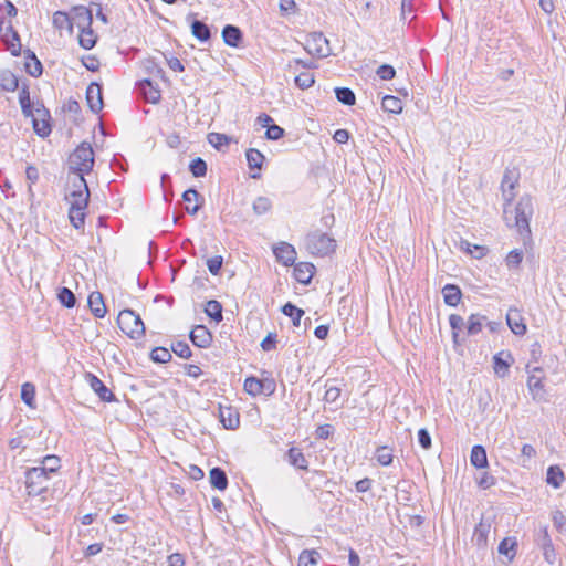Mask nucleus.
Segmentation results:
<instances>
[{"label":"nucleus","mask_w":566,"mask_h":566,"mask_svg":"<svg viewBox=\"0 0 566 566\" xmlns=\"http://www.w3.org/2000/svg\"><path fill=\"white\" fill-rule=\"evenodd\" d=\"M94 165V151L88 143H82L69 158L70 172L87 174Z\"/></svg>","instance_id":"nucleus-1"},{"label":"nucleus","mask_w":566,"mask_h":566,"mask_svg":"<svg viewBox=\"0 0 566 566\" xmlns=\"http://www.w3.org/2000/svg\"><path fill=\"white\" fill-rule=\"evenodd\" d=\"M534 214L533 199L530 195L522 196L514 208V226L521 235H530V221Z\"/></svg>","instance_id":"nucleus-2"},{"label":"nucleus","mask_w":566,"mask_h":566,"mask_svg":"<svg viewBox=\"0 0 566 566\" xmlns=\"http://www.w3.org/2000/svg\"><path fill=\"white\" fill-rule=\"evenodd\" d=\"M90 192L67 193L66 200L70 205L69 219L75 229L84 226Z\"/></svg>","instance_id":"nucleus-3"},{"label":"nucleus","mask_w":566,"mask_h":566,"mask_svg":"<svg viewBox=\"0 0 566 566\" xmlns=\"http://www.w3.org/2000/svg\"><path fill=\"white\" fill-rule=\"evenodd\" d=\"M306 249L312 253L316 255H327L332 252H334L336 248L335 240L327 235L326 233L322 232H313L310 233L306 237Z\"/></svg>","instance_id":"nucleus-4"},{"label":"nucleus","mask_w":566,"mask_h":566,"mask_svg":"<svg viewBox=\"0 0 566 566\" xmlns=\"http://www.w3.org/2000/svg\"><path fill=\"white\" fill-rule=\"evenodd\" d=\"M117 324L119 328L132 338L143 335L145 332L142 318L132 310L122 311L118 314Z\"/></svg>","instance_id":"nucleus-5"},{"label":"nucleus","mask_w":566,"mask_h":566,"mask_svg":"<svg viewBox=\"0 0 566 566\" xmlns=\"http://www.w3.org/2000/svg\"><path fill=\"white\" fill-rule=\"evenodd\" d=\"M50 476L44 469L31 468L25 474V488L29 494L38 495L48 489Z\"/></svg>","instance_id":"nucleus-6"},{"label":"nucleus","mask_w":566,"mask_h":566,"mask_svg":"<svg viewBox=\"0 0 566 566\" xmlns=\"http://www.w3.org/2000/svg\"><path fill=\"white\" fill-rule=\"evenodd\" d=\"M304 49L313 56L327 57L331 55L328 40L321 32H313L305 38Z\"/></svg>","instance_id":"nucleus-7"},{"label":"nucleus","mask_w":566,"mask_h":566,"mask_svg":"<svg viewBox=\"0 0 566 566\" xmlns=\"http://www.w3.org/2000/svg\"><path fill=\"white\" fill-rule=\"evenodd\" d=\"M518 172L506 169L502 181H501V190L502 197L504 200V213L507 214L506 206L511 205L515 197V186L518 182Z\"/></svg>","instance_id":"nucleus-8"},{"label":"nucleus","mask_w":566,"mask_h":566,"mask_svg":"<svg viewBox=\"0 0 566 566\" xmlns=\"http://www.w3.org/2000/svg\"><path fill=\"white\" fill-rule=\"evenodd\" d=\"M273 253L276 260L285 266L293 265L296 260V251L294 247L286 242H280L274 245Z\"/></svg>","instance_id":"nucleus-9"},{"label":"nucleus","mask_w":566,"mask_h":566,"mask_svg":"<svg viewBox=\"0 0 566 566\" xmlns=\"http://www.w3.org/2000/svg\"><path fill=\"white\" fill-rule=\"evenodd\" d=\"M1 31H2V39L3 41L9 45L11 53L13 55H18L21 50L20 39L14 31L11 22L9 21L6 25L4 22H1Z\"/></svg>","instance_id":"nucleus-10"},{"label":"nucleus","mask_w":566,"mask_h":566,"mask_svg":"<svg viewBox=\"0 0 566 566\" xmlns=\"http://www.w3.org/2000/svg\"><path fill=\"white\" fill-rule=\"evenodd\" d=\"M86 101L92 112L98 113L103 107L102 87L91 83L86 90Z\"/></svg>","instance_id":"nucleus-11"},{"label":"nucleus","mask_w":566,"mask_h":566,"mask_svg":"<svg viewBox=\"0 0 566 566\" xmlns=\"http://www.w3.org/2000/svg\"><path fill=\"white\" fill-rule=\"evenodd\" d=\"M506 323L512 333L515 335H524L526 333V324L516 308H510L506 314Z\"/></svg>","instance_id":"nucleus-12"},{"label":"nucleus","mask_w":566,"mask_h":566,"mask_svg":"<svg viewBox=\"0 0 566 566\" xmlns=\"http://www.w3.org/2000/svg\"><path fill=\"white\" fill-rule=\"evenodd\" d=\"M245 157H247L248 166L250 169L258 170V171L261 170L263 161L265 160V157L260 150H258L255 148H250L247 150ZM251 178H253V179L260 178V172H253L251 175Z\"/></svg>","instance_id":"nucleus-13"},{"label":"nucleus","mask_w":566,"mask_h":566,"mask_svg":"<svg viewBox=\"0 0 566 566\" xmlns=\"http://www.w3.org/2000/svg\"><path fill=\"white\" fill-rule=\"evenodd\" d=\"M139 88L145 99L149 103L156 104L160 99V90L156 83L150 80H143L139 82Z\"/></svg>","instance_id":"nucleus-14"},{"label":"nucleus","mask_w":566,"mask_h":566,"mask_svg":"<svg viewBox=\"0 0 566 566\" xmlns=\"http://www.w3.org/2000/svg\"><path fill=\"white\" fill-rule=\"evenodd\" d=\"M85 379L102 400L111 401L113 399L111 390L95 375L88 373L85 375Z\"/></svg>","instance_id":"nucleus-15"},{"label":"nucleus","mask_w":566,"mask_h":566,"mask_svg":"<svg viewBox=\"0 0 566 566\" xmlns=\"http://www.w3.org/2000/svg\"><path fill=\"white\" fill-rule=\"evenodd\" d=\"M220 421L226 429H235L239 427V413L231 407H220L219 410Z\"/></svg>","instance_id":"nucleus-16"},{"label":"nucleus","mask_w":566,"mask_h":566,"mask_svg":"<svg viewBox=\"0 0 566 566\" xmlns=\"http://www.w3.org/2000/svg\"><path fill=\"white\" fill-rule=\"evenodd\" d=\"M190 340L195 346L206 348L211 342V334L205 326L198 325L191 331Z\"/></svg>","instance_id":"nucleus-17"},{"label":"nucleus","mask_w":566,"mask_h":566,"mask_svg":"<svg viewBox=\"0 0 566 566\" xmlns=\"http://www.w3.org/2000/svg\"><path fill=\"white\" fill-rule=\"evenodd\" d=\"M314 265L308 262H300L294 266V277L302 284H308L314 274Z\"/></svg>","instance_id":"nucleus-18"},{"label":"nucleus","mask_w":566,"mask_h":566,"mask_svg":"<svg viewBox=\"0 0 566 566\" xmlns=\"http://www.w3.org/2000/svg\"><path fill=\"white\" fill-rule=\"evenodd\" d=\"M527 385H528V389L532 394V397L535 401H537V402L547 401L546 392L544 390V386H543L541 377L531 375L528 377Z\"/></svg>","instance_id":"nucleus-19"},{"label":"nucleus","mask_w":566,"mask_h":566,"mask_svg":"<svg viewBox=\"0 0 566 566\" xmlns=\"http://www.w3.org/2000/svg\"><path fill=\"white\" fill-rule=\"evenodd\" d=\"M441 292L444 303L449 306H457L462 298L461 289L455 284H446Z\"/></svg>","instance_id":"nucleus-20"},{"label":"nucleus","mask_w":566,"mask_h":566,"mask_svg":"<svg viewBox=\"0 0 566 566\" xmlns=\"http://www.w3.org/2000/svg\"><path fill=\"white\" fill-rule=\"evenodd\" d=\"M88 306L95 317L102 318L105 316L106 306L104 304L102 293H99L97 291L92 292L88 296Z\"/></svg>","instance_id":"nucleus-21"},{"label":"nucleus","mask_w":566,"mask_h":566,"mask_svg":"<svg viewBox=\"0 0 566 566\" xmlns=\"http://www.w3.org/2000/svg\"><path fill=\"white\" fill-rule=\"evenodd\" d=\"M486 316L481 314H471L465 325V333L469 336H474L481 333L484 328Z\"/></svg>","instance_id":"nucleus-22"},{"label":"nucleus","mask_w":566,"mask_h":566,"mask_svg":"<svg viewBox=\"0 0 566 566\" xmlns=\"http://www.w3.org/2000/svg\"><path fill=\"white\" fill-rule=\"evenodd\" d=\"M200 195L195 189H188L182 193V199L186 202V211L190 214H196L200 209V203L198 202Z\"/></svg>","instance_id":"nucleus-23"},{"label":"nucleus","mask_w":566,"mask_h":566,"mask_svg":"<svg viewBox=\"0 0 566 566\" xmlns=\"http://www.w3.org/2000/svg\"><path fill=\"white\" fill-rule=\"evenodd\" d=\"M69 182L71 184L69 193L90 192L84 174L70 172Z\"/></svg>","instance_id":"nucleus-24"},{"label":"nucleus","mask_w":566,"mask_h":566,"mask_svg":"<svg viewBox=\"0 0 566 566\" xmlns=\"http://www.w3.org/2000/svg\"><path fill=\"white\" fill-rule=\"evenodd\" d=\"M470 461L471 464L478 469L486 468L488 457L485 449L480 444L474 446L471 450Z\"/></svg>","instance_id":"nucleus-25"},{"label":"nucleus","mask_w":566,"mask_h":566,"mask_svg":"<svg viewBox=\"0 0 566 566\" xmlns=\"http://www.w3.org/2000/svg\"><path fill=\"white\" fill-rule=\"evenodd\" d=\"M36 113H38L39 117H35L34 115L32 116L34 132L39 136L45 137L51 132L49 122L45 119L46 114L40 109H36Z\"/></svg>","instance_id":"nucleus-26"},{"label":"nucleus","mask_w":566,"mask_h":566,"mask_svg":"<svg viewBox=\"0 0 566 566\" xmlns=\"http://www.w3.org/2000/svg\"><path fill=\"white\" fill-rule=\"evenodd\" d=\"M222 38L226 44L235 48L238 46L242 38V34L239 28L229 24L223 28Z\"/></svg>","instance_id":"nucleus-27"},{"label":"nucleus","mask_w":566,"mask_h":566,"mask_svg":"<svg viewBox=\"0 0 566 566\" xmlns=\"http://www.w3.org/2000/svg\"><path fill=\"white\" fill-rule=\"evenodd\" d=\"M509 360L503 359L502 356H493V369L497 377H505L509 374L511 365L514 363L513 356H507Z\"/></svg>","instance_id":"nucleus-28"},{"label":"nucleus","mask_w":566,"mask_h":566,"mask_svg":"<svg viewBox=\"0 0 566 566\" xmlns=\"http://www.w3.org/2000/svg\"><path fill=\"white\" fill-rule=\"evenodd\" d=\"M209 480H210V483L213 488L220 490V491H223L226 490L227 485H228V479H227V475L226 473L219 469V468H213L210 473H209Z\"/></svg>","instance_id":"nucleus-29"},{"label":"nucleus","mask_w":566,"mask_h":566,"mask_svg":"<svg viewBox=\"0 0 566 566\" xmlns=\"http://www.w3.org/2000/svg\"><path fill=\"white\" fill-rule=\"evenodd\" d=\"M565 480L564 472L558 465H551L547 469V476L546 481L549 485L554 486L555 489L560 488L562 483Z\"/></svg>","instance_id":"nucleus-30"},{"label":"nucleus","mask_w":566,"mask_h":566,"mask_svg":"<svg viewBox=\"0 0 566 566\" xmlns=\"http://www.w3.org/2000/svg\"><path fill=\"white\" fill-rule=\"evenodd\" d=\"M490 532V524L480 522L473 532V541L478 546H484L488 541V534Z\"/></svg>","instance_id":"nucleus-31"},{"label":"nucleus","mask_w":566,"mask_h":566,"mask_svg":"<svg viewBox=\"0 0 566 566\" xmlns=\"http://www.w3.org/2000/svg\"><path fill=\"white\" fill-rule=\"evenodd\" d=\"M382 108L385 112L399 114L402 111V102L400 98L387 95L382 98Z\"/></svg>","instance_id":"nucleus-32"},{"label":"nucleus","mask_w":566,"mask_h":566,"mask_svg":"<svg viewBox=\"0 0 566 566\" xmlns=\"http://www.w3.org/2000/svg\"><path fill=\"white\" fill-rule=\"evenodd\" d=\"M516 541L510 537H506L500 542L499 553L501 555L506 556L510 560H512L516 553Z\"/></svg>","instance_id":"nucleus-33"},{"label":"nucleus","mask_w":566,"mask_h":566,"mask_svg":"<svg viewBox=\"0 0 566 566\" xmlns=\"http://www.w3.org/2000/svg\"><path fill=\"white\" fill-rule=\"evenodd\" d=\"M25 71L33 77H38L42 74V64L36 59L34 53H29L25 61Z\"/></svg>","instance_id":"nucleus-34"},{"label":"nucleus","mask_w":566,"mask_h":566,"mask_svg":"<svg viewBox=\"0 0 566 566\" xmlns=\"http://www.w3.org/2000/svg\"><path fill=\"white\" fill-rule=\"evenodd\" d=\"M287 457H289V462L293 467H295L297 469H302V470L307 469V461H306L304 454L301 452V450H298L296 448H291L289 450Z\"/></svg>","instance_id":"nucleus-35"},{"label":"nucleus","mask_w":566,"mask_h":566,"mask_svg":"<svg viewBox=\"0 0 566 566\" xmlns=\"http://www.w3.org/2000/svg\"><path fill=\"white\" fill-rule=\"evenodd\" d=\"M449 324H450V327H451V331H452L453 339L457 343L458 342V337L460 336V333L465 329L467 323L464 322V319L460 315L451 314L449 316Z\"/></svg>","instance_id":"nucleus-36"},{"label":"nucleus","mask_w":566,"mask_h":566,"mask_svg":"<svg viewBox=\"0 0 566 566\" xmlns=\"http://www.w3.org/2000/svg\"><path fill=\"white\" fill-rule=\"evenodd\" d=\"M21 399L30 408L35 407V388L32 384L25 382L22 385Z\"/></svg>","instance_id":"nucleus-37"},{"label":"nucleus","mask_w":566,"mask_h":566,"mask_svg":"<svg viewBox=\"0 0 566 566\" xmlns=\"http://www.w3.org/2000/svg\"><path fill=\"white\" fill-rule=\"evenodd\" d=\"M80 45L85 50H91L96 43V36L92 29L82 28L78 36Z\"/></svg>","instance_id":"nucleus-38"},{"label":"nucleus","mask_w":566,"mask_h":566,"mask_svg":"<svg viewBox=\"0 0 566 566\" xmlns=\"http://www.w3.org/2000/svg\"><path fill=\"white\" fill-rule=\"evenodd\" d=\"M264 384L254 377H249L244 381V390L251 396H258L263 392Z\"/></svg>","instance_id":"nucleus-39"},{"label":"nucleus","mask_w":566,"mask_h":566,"mask_svg":"<svg viewBox=\"0 0 566 566\" xmlns=\"http://www.w3.org/2000/svg\"><path fill=\"white\" fill-rule=\"evenodd\" d=\"M319 554L314 549H305L298 557V566H315L318 562Z\"/></svg>","instance_id":"nucleus-40"},{"label":"nucleus","mask_w":566,"mask_h":566,"mask_svg":"<svg viewBox=\"0 0 566 566\" xmlns=\"http://www.w3.org/2000/svg\"><path fill=\"white\" fill-rule=\"evenodd\" d=\"M335 94L336 98L345 105L352 106L356 102L354 92L348 87H337Z\"/></svg>","instance_id":"nucleus-41"},{"label":"nucleus","mask_w":566,"mask_h":566,"mask_svg":"<svg viewBox=\"0 0 566 566\" xmlns=\"http://www.w3.org/2000/svg\"><path fill=\"white\" fill-rule=\"evenodd\" d=\"M53 27L59 30L72 29V22L67 13L56 11L52 18Z\"/></svg>","instance_id":"nucleus-42"},{"label":"nucleus","mask_w":566,"mask_h":566,"mask_svg":"<svg viewBox=\"0 0 566 566\" xmlns=\"http://www.w3.org/2000/svg\"><path fill=\"white\" fill-rule=\"evenodd\" d=\"M1 87L7 92H13L18 88V78L9 71L0 74Z\"/></svg>","instance_id":"nucleus-43"},{"label":"nucleus","mask_w":566,"mask_h":566,"mask_svg":"<svg viewBox=\"0 0 566 566\" xmlns=\"http://www.w3.org/2000/svg\"><path fill=\"white\" fill-rule=\"evenodd\" d=\"M192 34L200 41H207L210 39L209 28L201 21H193L191 24Z\"/></svg>","instance_id":"nucleus-44"},{"label":"nucleus","mask_w":566,"mask_h":566,"mask_svg":"<svg viewBox=\"0 0 566 566\" xmlns=\"http://www.w3.org/2000/svg\"><path fill=\"white\" fill-rule=\"evenodd\" d=\"M282 312L292 318L293 321V324L295 326H298L300 325V321L304 314L303 310L296 307L295 305H293L292 303H286L283 307H282Z\"/></svg>","instance_id":"nucleus-45"},{"label":"nucleus","mask_w":566,"mask_h":566,"mask_svg":"<svg viewBox=\"0 0 566 566\" xmlns=\"http://www.w3.org/2000/svg\"><path fill=\"white\" fill-rule=\"evenodd\" d=\"M61 461L60 458L56 455H46L42 460V465L39 467L40 469H44V472L50 474L54 473L60 469Z\"/></svg>","instance_id":"nucleus-46"},{"label":"nucleus","mask_w":566,"mask_h":566,"mask_svg":"<svg viewBox=\"0 0 566 566\" xmlns=\"http://www.w3.org/2000/svg\"><path fill=\"white\" fill-rule=\"evenodd\" d=\"M205 312L209 317L217 322L222 319V306L218 301H209L206 305Z\"/></svg>","instance_id":"nucleus-47"},{"label":"nucleus","mask_w":566,"mask_h":566,"mask_svg":"<svg viewBox=\"0 0 566 566\" xmlns=\"http://www.w3.org/2000/svg\"><path fill=\"white\" fill-rule=\"evenodd\" d=\"M59 301L66 307L71 308L75 305V295L74 293L67 289L62 287L57 294Z\"/></svg>","instance_id":"nucleus-48"},{"label":"nucleus","mask_w":566,"mask_h":566,"mask_svg":"<svg viewBox=\"0 0 566 566\" xmlns=\"http://www.w3.org/2000/svg\"><path fill=\"white\" fill-rule=\"evenodd\" d=\"M314 83V75L310 72H302L295 77L296 86L302 90L310 88Z\"/></svg>","instance_id":"nucleus-49"},{"label":"nucleus","mask_w":566,"mask_h":566,"mask_svg":"<svg viewBox=\"0 0 566 566\" xmlns=\"http://www.w3.org/2000/svg\"><path fill=\"white\" fill-rule=\"evenodd\" d=\"M505 261L510 269H517L523 261V251L518 249L510 251Z\"/></svg>","instance_id":"nucleus-50"},{"label":"nucleus","mask_w":566,"mask_h":566,"mask_svg":"<svg viewBox=\"0 0 566 566\" xmlns=\"http://www.w3.org/2000/svg\"><path fill=\"white\" fill-rule=\"evenodd\" d=\"M271 207V200L266 197H259L253 202V211L259 216L270 211Z\"/></svg>","instance_id":"nucleus-51"},{"label":"nucleus","mask_w":566,"mask_h":566,"mask_svg":"<svg viewBox=\"0 0 566 566\" xmlns=\"http://www.w3.org/2000/svg\"><path fill=\"white\" fill-rule=\"evenodd\" d=\"M376 459L381 465H389L392 461V453L388 447H380L376 451Z\"/></svg>","instance_id":"nucleus-52"},{"label":"nucleus","mask_w":566,"mask_h":566,"mask_svg":"<svg viewBox=\"0 0 566 566\" xmlns=\"http://www.w3.org/2000/svg\"><path fill=\"white\" fill-rule=\"evenodd\" d=\"M208 142L214 148L220 149L221 147L229 144V137L223 134H219V133H210L208 135Z\"/></svg>","instance_id":"nucleus-53"},{"label":"nucleus","mask_w":566,"mask_h":566,"mask_svg":"<svg viewBox=\"0 0 566 566\" xmlns=\"http://www.w3.org/2000/svg\"><path fill=\"white\" fill-rule=\"evenodd\" d=\"M190 171L195 177H202L207 172V165L201 158H196L190 164Z\"/></svg>","instance_id":"nucleus-54"},{"label":"nucleus","mask_w":566,"mask_h":566,"mask_svg":"<svg viewBox=\"0 0 566 566\" xmlns=\"http://www.w3.org/2000/svg\"><path fill=\"white\" fill-rule=\"evenodd\" d=\"M19 101H20V105L22 108V113L28 117L33 116L30 97H29V93L27 90H23L20 92Z\"/></svg>","instance_id":"nucleus-55"},{"label":"nucleus","mask_w":566,"mask_h":566,"mask_svg":"<svg viewBox=\"0 0 566 566\" xmlns=\"http://www.w3.org/2000/svg\"><path fill=\"white\" fill-rule=\"evenodd\" d=\"M340 398V389L338 387H329L326 389L324 395V400L327 403H335L337 407L340 406L338 403Z\"/></svg>","instance_id":"nucleus-56"},{"label":"nucleus","mask_w":566,"mask_h":566,"mask_svg":"<svg viewBox=\"0 0 566 566\" xmlns=\"http://www.w3.org/2000/svg\"><path fill=\"white\" fill-rule=\"evenodd\" d=\"M478 485L486 490L495 484V478L488 472H481L479 476L475 478Z\"/></svg>","instance_id":"nucleus-57"},{"label":"nucleus","mask_w":566,"mask_h":566,"mask_svg":"<svg viewBox=\"0 0 566 566\" xmlns=\"http://www.w3.org/2000/svg\"><path fill=\"white\" fill-rule=\"evenodd\" d=\"M536 542L541 546V548H544L545 546H549L553 544L547 527H541L538 530L536 534Z\"/></svg>","instance_id":"nucleus-58"},{"label":"nucleus","mask_w":566,"mask_h":566,"mask_svg":"<svg viewBox=\"0 0 566 566\" xmlns=\"http://www.w3.org/2000/svg\"><path fill=\"white\" fill-rule=\"evenodd\" d=\"M553 523L558 532H566V516L562 511H555L553 513Z\"/></svg>","instance_id":"nucleus-59"},{"label":"nucleus","mask_w":566,"mask_h":566,"mask_svg":"<svg viewBox=\"0 0 566 566\" xmlns=\"http://www.w3.org/2000/svg\"><path fill=\"white\" fill-rule=\"evenodd\" d=\"M223 259L222 256H213L208 259L207 266L211 274L217 275L222 266Z\"/></svg>","instance_id":"nucleus-60"},{"label":"nucleus","mask_w":566,"mask_h":566,"mask_svg":"<svg viewBox=\"0 0 566 566\" xmlns=\"http://www.w3.org/2000/svg\"><path fill=\"white\" fill-rule=\"evenodd\" d=\"M395 69L388 64L380 65L377 70V75L385 81L391 80L395 76Z\"/></svg>","instance_id":"nucleus-61"},{"label":"nucleus","mask_w":566,"mask_h":566,"mask_svg":"<svg viewBox=\"0 0 566 566\" xmlns=\"http://www.w3.org/2000/svg\"><path fill=\"white\" fill-rule=\"evenodd\" d=\"M284 135V129L277 125H271L268 127L265 136L268 139L277 140Z\"/></svg>","instance_id":"nucleus-62"},{"label":"nucleus","mask_w":566,"mask_h":566,"mask_svg":"<svg viewBox=\"0 0 566 566\" xmlns=\"http://www.w3.org/2000/svg\"><path fill=\"white\" fill-rule=\"evenodd\" d=\"M275 337L274 334H269L262 342L261 347L264 352H272L275 349Z\"/></svg>","instance_id":"nucleus-63"},{"label":"nucleus","mask_w":566,"mask_h":566,"mask_svg":"<svg viewBox=\"0 0 566 566\" xmlns=\"http://www.w3.org/2000/svg\"><path fill=\"white\" fill-rule=\"evenodd\" d=\"M171 350L174 354H190L188 344L180 340L171 343Z\"/></svg>","instance_id":"nucleus-64"}]
</instances>
